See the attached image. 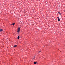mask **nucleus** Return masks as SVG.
<instances>
[{
    "instance_id": "f257e3e1",
    "label": "nucleus",
    "mask_w": 65,
    "mask_h": 65,
    "mask_svg": "<svg viewBox=\"0 0 65 65\" xmlns=\"http://www.w3.org/2000/svg\"><path fill=\"white\" fill-rule=\"evenodd\" d=\"M20 30V28H18V30L17 31L18 32H19Z\"/></svg>"
},
{
    "instance_id": "f03ea898",
    "label": "nucleus",
    "mask_w": 65,
    "mask_h": 65,
    "mask_svg": "<svg viewBox=\"0 0 65 65\" xmlns=\"http://www.w3.org/2000/svg\"><path fill=\"white\" fill-rule=\"evenodd\" d=\"M2 31H3V29H1L0 30V32H2Z\"/></svg>"
},
{
    "instance_id": "7ed1b4c3",
    "label": "nucleus",
    "mask_w": 65,
    "mask_h": 65,
    "mask_svg": "<svg viewBox=\"0 0 65 65\" xmlns=\"http://www.w3.org/2000/svg\"><path fill=\"white\" fill-rule=\"evenodd\" d=\"M36 63H37V62H34V64H36Z\"/></svg>"
},
{
    "instance_id": "20e7f679",
    "label": "nucleus",
    "mask_w": 65,
    "mask_h": 65,
    "mask_svg": "<svg viewBox=\"0 0 65 65\" xmlns=\"http://www.w3.org/2000/svg\"><path fill=\"white\" fill-rule=\"evenodd\" d=\"M14 24H15L14 23H12V25L13 26H14Z\"/></svg>"
},
{
    "instance_id": "39448f33",
    "label": "nucleus",
    "mask_w": 65,
    "mask_h": 65,
    "mask_svg": "<svg viewBox=\"0 0 65 65\" xmlns=\"http://www.w3.org/2000/svg\"><path fill=\"white\" fill-rule=\"evenodd\" d=\"M20 39V36H18V39Z\"/></svg>"
},
{
    "instance_id": "423d86ee",
    "label": "nucleus",
    "mask_w": 65,
    "mask_h": 65,
    "mask_svg": "<svg viewBox=\"0 0 65 65\" xmlns=\"http://www.w3.org/2000/svg\"><path fill=\"white\" fill-rule=\"evenodd\" d=\"M58 21H60V19H58Z\"/></svg>"
},
{
    "instance_id": "0eeeda50",
    "label": "nucleus",
    "mask_w": 65,
    "mask_h": 65,
    "mask_svg": "<svg viewBox=\"0 0 65 65\" xmlns=\"http://www.w3.org/2000/svg\"><path fill=\"white\" fill-rule=\"evenodd\" d=\"M17 45H15L14 46V47H17Z\"/></svg>"
},
{
    "instance_id": "6e6552de",
    "label": "nucleus",
    "mask_w": 65,
    "mask_h": 65,
    "mask_svg": "<svg viewBox=\"0 0 65 65\" xmlns=\"http://www.w3.org/2000/svg\"><path fill=\"white\" fill-rule=\"evenodd\" d=\"M41 52V51H39L38 53H40Z\"/></svg>"
},
{
    "instance_id": "1a4fd4ad",
    "label": "nucleus",
    "mask_w": 65,
    "mask_h": 65,
    "mask_svg": "<svg viewBox=\"0 0 65 65\" xmlns=\"http://www.w3.org/2000/svg\"><path fill=\"white\" fill-rule=\"evenodd\" d=\"M58 13H59V14H61V13H60V12H58Z\"/></svg>"
},
{
    "instance_id": "9d476101",
    "label": "nucleus",
    "mask_w": 65,
    "mask_h": 65,
    "mask_svg": "<svg viewBox=\"0 0 65 65\" xmlns=\"http://www.w3.org/2000/svg\"><path fill=\"white\" fill-rule=\"evenodd\" d=\"M57 18H58V19H59V17H57Z\"/></svg>"
},
{
    "instance_id": "9b49d317",
    "label": "nucleus",
    "mask_w": 65,
    "mask_h": 65,
    "mask_svg": "<svg viewBox=\"0 0 65 65\" xmlns=\"http://www.w3.org/2000/svg\"><path fill=\"white\" fill-rule=\"evenodd\" d=\"M11 25H12V24H11Z\"/></svg>"
},
{
    "instance_id": "f8f14e48",
    "label": "nucleus",
    "mask_w": 65,
    "mask_h": 65,
    "mask_svg": "<svg viewBox=\"0 0 65 65\" xmlns=\"http://www.w3.org/2000/svg\"><path fill=\"white\" fill-rule=\"evenodd\" d=\"M36 56V55H35V56Z\"/></svg>"
}]
</instances>
